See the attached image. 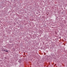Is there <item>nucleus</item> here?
Masks as SVG:
<instances>
[{
	"label": "nucleus",
	"instance_id": "nucleus-2",
	"mask_svg": "<svg viewBox=\"0 0 67 67\" xmlns=\"http://www.w3.org/2000/svg\"><path fill=\"white\" fill-rule=\"evenodd\" d=\"M5 51V50H4V51Z\"/></svg>",
	"mask_w": 67,
	"mask_h": 67
},
{
	"label": "nucleus",
	"instance_id": "nucleus-1",
	"mask_svg": "<svg viewBox=\"0 0 67 67\" xmlns=\"http://www.w3.org/2000/svg\"><path fill=\"white\" fill-rule=\"evenodd\" d=\"M5 51L7 52H8V51Z\"/></svg>",
	"mask_w": 67,
	"mask_h": 67
}]
</instances>
